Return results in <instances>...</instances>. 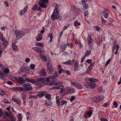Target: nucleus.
I'll list each match as a JSON object with an SVG mask.
<instances>
[{
	"label": "nucleus",
	"mask_w": 121,
	"mask_h": 121,
	"mask_svg": "<svg viewBox=\"0 0 121 121\" xmlns=\"http://www.w3.org/2000/svg\"><path fill=\"white\" fill-rule=\"evenodd\" d=\"M25 61L27 63H28L30 62V59L29 58H26L25 59Z\"/></svg>",
	"instance_id": "0e129e2a"
},
{
	"label": "nucleus",
	"mask_w": 121,
	"mask_h": 121,
	"mask_svg": "<svg viewBox=\"0 0 121 121\" xmlns=\"http://www.w3.org/2000/svg\"><path fill=\"white\" fill-rule=\"evenodd\" d=\"M4 95V91L3 90L0 91V95Z\"/></svg>",
	"instance_id": "de8ad7c7"
},
{
	"label": "nucleus",
	"mask_w": 121,
	"mask_h": 121,
	"mask_svg": "<svg viewBox=\"0 0 121 121\" xmlns=\"http://www.w3.org/2000/svg\"><path fill=\"white\" fill-rule=\"evenodd\" d=\"M54 75L51 76L49 78V79H51V80H55L56 81L57 80H55L54 79H53L55 78L56 77H57L58 76V72L56 71H55L54 72Z\"/></svg>",
	"instance_id": "2eb2a0df"
},
{
	"label": "nucleus",
	"mask_w": 121,
	"mask_h": 121,
	"mask_svg": "<svg viewBox=\"0 0 121 121\" xmlns=\"http://www.w3.org/2000/svg\"><path fill=\"white\" fill-rule=\"evenodd\" d=\"M98 99L97 97L96 98H94L93 99L94 102H96L97 100H98Z\"/></svg>",
	"instance_id": "69168bd1"
},
{
	"label": "nucleus",
	"mask_w": 121,
	"mask_h": 121,
	"mask_svg": "<svg viewBox=\"0 0 121 121\" xmlns=\"http://www.w3.org/2000/svg\"><path fill=\"white\" fill-rule=\"evenodd\" d=\"M94 63H91L90 66H89V67H90L92 69V68L94 66Z\"/></svg>",
	"instance_id": "680f3d73"
},
{
	"label": "nucleus",
	"mask_w": 121,
	"mask_h": 121,
	"mask_svg": "<svg viewBox=\"0 0 121 121\" xmlns=\"http://www.w3.org/2000/svg\"><path fill=\"white\" fill-rule=\"evenodd\" d=\"M46 104L48 106H51L52 105V103L49 99H47L45 101Z\"/></svg>",
	"instance_id": "a211bd4d"
},
{
	"label": "nucleus",
	"mask_w": 121,
	"mask_h": 121,
	"mask_svg": "<svg viewBox=\"0 0 121 121\" xmlns=\"http://www.w3.org/2000/svg\"><path fill=\"white\" fill-rule=\"evenodd\" d=\"M0 39H1V40L3 41H4L5 39L4 38H3V35H0Z\"/></svg>",
	"instance_id": "bf43d9fd"
},
{
	"label": "nucleus",
	"mask_w": 121,
	"mask_h": 121,
	"mask_svg": "<svg viewBox=\"0 0 121 121\" xmlns=\"http://www.w3.org/2000/svg\"><path fill=\"white\" fill-rule=\"evenodd\" d=\"M92 69V68H91L90 67H89L87 70V73L88 74L89 73H90V71Z\"/></svg>",
	"instance_id": "ea45409f"
},
{
	"label": "nucleus",
	"mask_w": 121,
	"mask_h": 121,
	"mask_svg": "<svg viewBox=\"0 0 121 121\" xmlns=\"http://www.w3.org/2000/svg\"><path fill=\"white\" fill-rule=\"evenodd\" d=\"M38 37L36 38V40L37 41H40L42 39V38L41 37H39V35H38Z\"/></svg>",
	"instance_id": "37998d69"
},
{
	"label": "nucleus",
	"mask_w": 121,
	"mask_h": 121,
	"mask_svg": "<svg viewBox=\"0 0 121 121\" xmlns=\"http://www.w3.org/2000/svg\"><path fill=\"white\" fill-rule=\"evenodd\" d=\"M44 95V93L42 91H40L39 93V94L37 95L38 96V97L41 98L43 97Z\"/></svg>",
	"instance_id": "a878e982"
},
{
	"label": "nucleus",
	"mask_w": 121,
	"mask_h": 121,
	"mask_svg": "<svg viewBox=\"0 0 121 121\" xmlns=\"http://www.w3.org/2000/svg\"><path fill=\"white\" fill-rule=\"evenodd\" d=\"M77 61H75V63L74 64V69L75 70H77L78 69V64L77 63Z\"/></svg>",
	"instance_id": "6ab92c4d"
},
{
	"label": "nucleus",
	"mask_w": 121,
	"mask_h": 121,
	"mask_svg": "<svg viewBox=\"0 0 121 121\" xmlns=\"http://www.w3.org/2000/svg\"><path fill=\"white\" fill-rule=\"evenodd\" d=\"M101 17V20L102 24L104 25L105 24V22L107 21L104 19L102 17Z\"/></svg>",
	"instance_id": "c9c22d12"
},
{
	"label": "nucleus",
	"mask_w": 121,
	"mask_h": 121,
	"mask_svg": "<svg viewBox=\"0 0 121 121\" xmlns=\"http://www.w3.org/2000/svg\"><path fill=\"white\" fill-rule=\"evenodd\" d=\"M87 40L88 42L90 43H91L92 42V41H91L92 40L91 38V36L90 35H89L88 36Z\"/></svg>",
	"instance_id": "bb28decb"
},
{
	"label": "nucleus",
	"mask_w": 121,
	"mask_h": 121,
	"mask_svg": "<svg viewBox=\"0 0 121 121\" xmlns=\"http://www.w3.org/2000/svg\"><path fill=\"white\" fill-rule=\"evenodd\" d=\"M112 20L111 18H109L108 21V24H111L112 23Z\"/></svg>",
	"instance_id": "6e6d98bb"
},
{
	"label": "nucleus",
	"mask_w": 121,
	"mask_h": 121,
	"mask_svg": "<svg viewBox=\"0 0 121 121\" xmlns=\"http://www.w3.org/2000/svg\"><path fill=\"white\" fill-rule=\"evenodd\" d=\"M75 97L74 96H71L70 99V101L72 102L75 99Z\"/></svg>",
	"instance_id": "09e8293b"
},
{
	"label": "nucleus",
	"mask_w": 121,
	"mask_h": 121,
	"mask_svg": "<svg viewBox=\"0 0 121 121\" xmlns=\"http://www.w3.org/2000/svg\"><path fill=\"white\" fill-rule=\"evenodd\" d=\"M21 87H14L11 88V89L14 91H27L29 92L32 91L33 88L31 86V84L25 83H22Z\"/></svg>",
	"instance_id": "f03ea898"
},
{
	"label": "nucleus",
	"mask_w": 121,
	"mask_h": 121,
	"mask_svg": "<svg viewBox=\"0 0 121 121\" xmlns=\"http://www.w3.org/2000/svg\"><path fill=\"white\" fill-rule=\"evenodd\" d=\"M40 1L38 2L39 5L41 7L44 8L47 7V4L48 2V0H40Z\"/></svg>",
	"instance_id": "0eeeda50"
},
{
	"label": "nucleus",
	"mask_w": 121,
	"mask_h": 121,
	"mask_svg": "<svg viewBox=\"0 0 121 121\" xmlns=\"http://www.w3.org/2000/svg\"><path fill=\"white\" fill-rule=\"evenodd\" d=\"M74 25L75 26H77V25H80V23L79 22H78L77 21H75L74 22Z\"/></svg>",
	"instance_id": "a19ab883"
},
{
	"label": "nucleus",
	"mask_w": 121,
	"mask_h": 121,
	"mask_svg": "<svg viewBox=\"0 0 121 121\" xmlns=\"http://www.w3.org/2000/svg\"><path fill=\"white\" fill-rule=\"evenodd\" d=\"M36 80V82L35 84V85L36 86L40 85L41 82H46V83L47 85L48 86H50V85H48V83L51 82V81H55V80H50L49 77L38 78Z\"/></svg>",
	"instance_id": "7ed1b4c3"
},
{
	"label": "nucleus",
	"mask_w": 121,
	"mask_h": 121,
	"mask_svg": "<svg viewBox=\"0 0 121 121\" xmlns=\"http://www.w3.org/2000/svg\"><path fill=\"white\" fill-rule=\"evenodd\" d=\"M91 52V50H89L88 51H87L85 53L84 56L86 57L88 55L90 54Z\"/></svg>",
	"instance_id": "4c0bfd02"
},
{
	"label": "nucleus",
	"mask_w": 121,
	"mask_h": 121,
	"mask_svg": "<svg viewBox=\"0 0 121 121\" xmlns=\"http://www.w3.org/2000/svg\"><path fill=\"white\" fill-rule=\"evenodd\" d=\"M12 46L13 50H15L17 48V46L15 45V42H13L12 43Z\"/></svg>",
	"instance_id": "473e14b6"
},
{
	"label": "nucleus",
	"mask_w": 121,
	"mask_h": 121,
	"mask_svg": "<svg viewBox=\"0 0 121 121\" xmlns=\"http://www.w3.org/2000/svg\"><path fill=\"white\" fill-rule=\"evenodd\" d=\"M38 5H35L32 7V10L33 11L37 10V8L38 7Z\"/></svg>",
	"instance_id": "72a5a7b5"
},
{
	"label": "nucleus",
	"mask_w": 121,
	"mask_h": 121,
	"mask_svg": "<svg viewBox=\"0 0 121 121\" xmlns=\"http://www.w3.org/2000/svg\"><path fill=\"white\" fill-rule=\"evenodd\" d=\"M103 13L104 17L106 18H107L108 16V9H105L103 11Z\"/></svg>",
	"instance_id": "dca6fc26"
},
{
	"label": "nucleus",
	"mask_w": 121,
	"mask_h": 121,
	"mask_svg": "<svg viewBox=\"0 0 121 121\" xmlns=\"http://www.w3.org/2000/svg\"><path fill=\"white\" fill-rule=\"evenodd\" d=\"M88 80L89 81L92 82H97L98 81V80L96 79H94L93 78H89L88 79Z\"/></svg>",
	"instance_id": "412c9836"
},
{
	"label": "nucleus",
	"mask_w": 121,
	"mask_h": 121,
	"mask_svg": "<svg viewBox=\"0 0 121 121\" xmlns=\"http://www.w3.org/2000/svg\"><path fill=\"white\" fill-rule=\"evenodd\" d=\"M3 41L4 42L3 43V45H4L5 47L7 45V43H8V42L5 39H4V41Z\"/></svg>",
	"instance_id": "79ce46f5"
},
{
	"label": "nucleus",
	"mask_w": 121,
	"mask_h": 121,
	"mask_svg": "<svg viewBox=\"0 0 121 121\" xmlns=\"http://www.w3.org/2000/svg\"><path fill=\"white\" fill-rule=\"evenodd\" d=\"M66 45L64 43H63L61 45V46L60 47L61 49L63 51L65 50L66 48Z\"/></svg>",
	"instance_id": "5701e85b"
},
{
	"label": "nucleus",
	"mask_w": 121,
	"mask_h": 121,
	"mask_svg": "<svg viewBox=\"0 0 121 121\" xmlns=\"http://www.w3.org/2000/svg\"><path fill=\"white\" fill-rule=\"evenodd\" d=\"M69 60L63 63V64L65 65H70V63H69Z\"/></svg>",
	"instance_id": "4d7b16f0"
},
{
	"label": "nucleus",
	"mask_w": 121,
	"mask_h": 121,
	"mask_svg": "<svg viewBox=\"0 0 121 121\" xmlns=\"http://www.w3.org/2000/svg\"><path fill=\"white\" fill-rule=\"evenodd\" d=\"M66 89L70 94H72L75 92V89L73 88H71L69 87H66Z\"/></svg>",
	"instance_id": "4468645a"
},
{
	"label": "nucleus",
	"mask_w": 121,
	"mask_h": 121,
	"mask_svg": "<svg viewBox=\"0 0 121 121\" xmlns=\"http://www.w3.org/2000/svg\"><path fill=\"white\" fill-rule=\"evenodd\" d=\"M47 64V70L49 74L52 73L53 70L51 64L49 62H48Z\"/></svg>",
	"instance_id": "6e6552de"
},
{
	"label": "nucleus",
	"mask_w": 121,
	"mask_h": 121,
	"mask_svg": "<svg viewBox=\"0 0 121 121\" xmlns=\"http://www.w3.org/2000/svg\"><path fill=\"white\" fill-rule=\"evenodd\" d=\"M41 73L44 76H45L47 74V73L44 69H43L41 71Z\"/></svg>",
	"instance_id": "b1692460"
},
{
	"label": "nucleus",
	"mask_w": 121,
	"mask_h": 121,
	"mask_svg": "<svg viewBox=\"0 0 121 121\" xmlns=\"http://www.w3.org/2000/svg\"><path fill=\"white\" fill-rule=\"evenodd\" d=\"M103 40V39L102 38H101L100 39L97 40V43L99 44L100 45L102 43Z\"/></svg>",
	"instance_id": "2f4dec72"
},
{
	"label": "nucleus",
	"mask_w": 121,
	"mask_h": 121,
	"mask_svg": "<svg viewBox=\"0 0 121 121\" xmlns=\"http://www.w3.org/2000/svg\"><path fill=\"white\" fill-rule=\"evenodd\" d=\"M67 102L65 100H63L61 102V105H64L65 103H66Z\"/></svg>",
	"instance_id": "8fccbe9b"
},
{
	"label": "nucleus",
	"mask_w": 121,
	"mask_h": 121,
	"mask_svg": "<svg viewBox=\"0 0 121 121\" xmlns=\"http://www.w3.org/2000/svg\"><path fill=\"white\" fill-rule=\"evenodd\" d=\"M69 24H66L64 27V28L63 29V30H65L67 29L68 27L69 26Z\"/></svg>",
	"instance_id": "e433bc0d"
},
{
	"label": "nucleus",
	"mask_w": 121,
	"mask_h": 121,
	"mask_svg": "<svg viewBox=\"0 0 121 121\" xmlns=\"http://www.w3.org/2000/svg\"><path fill=\"white\" fill-rule=\"evenodd\" d=\"M12 114V112H11L9 111V113L6 112H5L6 116L4 115V116H3L2 117L3 118L5 119L6 117H9Z\"/></svg>",
	"instance_id": "f3484780"
},
{
	"label": "nucleus",
	"mask_w": 121,
	"mask_h": 121,
	"mask_svg": "<svg viewBox=\"0 0 121 121\" xmlns=\"http://www.w3.org/2000/svg\"><path fill=\"white\" fill-rule=\"evenodd\" d=\"M29 98H35L37 99L38 98V95H30L29 96Z\"/></svg>",
	"instance_id": "c756f323"
},
{
	"label": "nucleus",
	"mask_w": 121,
	"mask_h": 121,
	"mask_svg": "<svg viewBox=\"0 0 121 121\" xmlns=\"http://www.w3.org/2000/svg\"><path fill=\"white\" fill-rule=\"evenodd\" d=\"M111 60V59H110L108 60L106 62L105 64V65L106 66H107L109 64L110 61Z\"/></svg>",
	"instance_id": "c03bdc74"
},
{
	"label": "nucleus",
	"mask_w": 121,
	"mask_h": 121,
	"mask_svg": "<svg viewBox=\"0 0 121 121\" xmlns=\"http://www.w3.org/2000/svg\"><path fill=\"white\" fill-rule=\"evenodd\" d=\"M25 68L24 67V68H21L18 70V72L19 73H23L25 71Z\"/></svg>",
	"instance_id": "4be33fe9"
},
{
	"label": "nucleus",
	"mask_w": 121,
	"mask_h": 121,
	"mask_svg": "<svg viewBox=\"0 0 121 121\" xmlns=\"http://www.w3.org/2000/svg\"><path fill=\"white\" fill-rule=\"evenodd\" d=\"M38 51L39 52V53H40V54L42 53L43 52V49L42 48H38Z\"/></svg>",
	"instance_id": "f704fd0d"
},
{
	"label": "nucleus",
	"mask_w": 121,
	"mask_h": 121,
	"mask_svg": "<svg viewBox=\"0 0 121 121\" xmlns=\"http://www.w3.org/2000/svg\"><path fill=\"white\" fill-rule=\"evenodd\" d=\"M6 74L4 73L3 71H0V78L2 80L4 79V76H5Z\"/></svg>",
	"instance_id": "aec40b11"
},
{
	"label": "nucleus",
	"mask_w": 121,
	"mask_h": 121,
	"mask_svg": "<svg viewBox=\"0 0 121 121\" xmlns=\"http://www.w3.org/2000/svg\"><path fill=\"white\" fill-rule=\"evenodd\" d=\"M90 0H82L81 3L83 6V8L84 9H86L88 8L89 6L87 2L90 1Z\"/></svg>",
	"instance_id": "1a4fd4ad"
},
{
	"label": "nucleus",
	"mask_w": 121,
	"mask_h": 121,
	"mask_svg": "<svg viewBox=\"0 0 121 121\" xmlns=\"http://www.w3.org/2000/svg\"><path fill=\"white\" fill-rule=\"evenodd\" d=\"M30 67L32 70H33L35 67V66L33 64H31L30 65Z\"/></svg>",
	"instance_id": "a18cd8bd"
},
{
	"label": "nucleus",
	"mask_w": 121,
	"mask_h": 121,
	"mask_svg": "<svg viewBox=\"0 0 121 121\" xmlns=\"http://www.w3.org/2000/svg\"><path fill=\"white\" fill-rule=\"evenodd\" d=\"M84 86L89 89H94L95 88V82H87L84 84Z\"/></svg>",
	"instance_id": "423d86ee"
},
{
	"label": "nucleus",
	"mask_w": 121,
	"mask_h": 121,
	"mask_svg": "<svg viewBox=\"0 0 121 121\" xmlns=\"http://www.w3.org/2000/svg\"><path fill=\"white\" fill-rule=\"evenodd\" d=\"M13 101H15L16 103L19 104H21V102L20 100H18L16 99H13Z\"/></svg>",
	"instance_id": "393cba45"
},
{
	"label": "nucleus",
	"mask_w": 121,
	"mask_h": 121,
	"mask_svg": "<svg viewBox=\"0 0 121 121\" xmlns=\"http://www.w3.org/2000/svg\"><path fill=\"white\" fill-rule=\"evenodd\" d=\"M45 97L47 99H49L51 98L50 96L49 95H46Z\"/></svg>",
	"instance_id": "774afa93"
},
{
	"label": "nucleus",
	"mask_w": 121,
	"mask_h": 121,
	"mask_svg": "<svg viewBox=\"0 0 121 121\" xmlns=\"http://www.w3.org/2000/svg\"><path fill=\"white\" fill-rule=\"evenodd\" d=\"M3 72H4V73L8 74L9 73V70L8 69L5 68L4 69V71Z\"/></svg>",
	"instance_id": "7c9ffc66"
},
{
	"label": "nucleus",
	"mask_w": 121,
	"mask_h": 121,
	"mask_svg": "<svg viewBox=\"0 0 121 121\" xmlns=\"http://www.w3.org/2000/svg\"><path fill=\"white\" fill-rule=\"evenodd\" d=\"M36 45L38 46H43V43H38L36 44Z\"/></svg>",
	"instance_id": "864d4df0"
},
{
	"label": "nucleus",
	"mask_w": 121,
	"mask_h": 121,
	"mask_svg": "<svg viewBox=\"0 0 121 121\" xmlns=\"http://www.w3.org/2000/svg\"><path fill=\"white\" fill-rule=\"evenodd\" d=\"M3 102L5 104H8L10 103V102H9L8 100L6 99H3Z\"/></svg>",
	"instance_id": "58836bf2"
},
{
	"label": "nucleus",
	"mask_w": 121,
	"mask_h": 121,
	"mask_svg": "<svg viewBox=\"0 0 121 121\" xmlns=\"http://www.w3.org/2000/svg\"><path fill=\"white\" fill-rule=\"evenodd\" d=\"M15 34L16 38L18 39H20L25 35V32L24 31L17 30L15 31Z\"/></svg>",
	"instance_id": "20e7f679"
},
{
	"label": "nucleus",
	"mask_w": 121,
	"mask_h": 121,
	"mask_svg": "<svg viewBox=\"0 0 121 121\" xmlns=\"http://www.w3.org/2000/svg\"><path fill=\"white\" fill-rule=\"evenodd\" d=\"M95 29L96 30L99 31L100 30V28L99 26H96L95 27Z\"/></svg>",
	"instance_id": "338daca9"
},
{
	"label": "nucleus",
	"mask_w": 121,
	"mask_h": 121,
	"mask_svg": "<svg viewBox=\"0 0 121 121\" xmlns=\"http://www.w3.org/2000/svg\"><path fill=\"white\" fill-rule=\"evenodd\" d=\"M71 84L77 88L79 89H81L82 88V85L79 83L76 82H71Z\"/></svg>",
	"instance_id": "9d476101"
},
{
	"label": "nucleus",
	"mask_w": 121,
	"mask_h": 121,
	"mask_svg": "<svg viewBox=\"0 0 121 121\" xmlns=\"http://www.w3.org/2000/svg\"><path fill=\"white\" fill-rule=\"evenodd\" d=\"M59 17L58 10L56 8L54 10L51 16V18L53 20L57 19Z\"/></svg>",
	"instance_id": "39448f33"
},
{
	"label": "nucleus",
	"mask_w": 121,
	"mask_h": 121,
	"mask_svg": "<svg viewBox=\"0 0 121 121\" xmlns=\"http://www.w3.org/2000/svg\"><path fill=\"white\" fill-rule=\"evenodd\" d=\"M99 100H102L103 99V97L102 96H100L99 97H97Z\"/></svg>",
	"instance_id": "3c124183"
},
{
	"label": "nucleus",
	"mask_w": 121,
	"mask_h": 121,
	"mask_svg": "<svg viewBox=\"0 0 121 121\" xmlns=\"http://www.w3.org/2000/svg\"><path fill=\"white\" fill-rule=\"evenodd\" d=\"M86 62L88 64H90L92 62V61L91 60L88 59L86 60Z\"/></svg>",
	"instance_id": "5fc2aeb1"
},
{
	"label": "nucleus",
	"mask_w": 121,
	"mask_h": 121,
	"mask_svg": "<svg viewBox=\"0 0 121 121\" xmlns=\"http://www.w3.org/2000/svg\"><path fill=\"white\" fill-rule=\"evenodd\" d=\"M19 115L18 117L19 120L20 121L22 119V115L21 114H19Z\"/></svg>",
	"instance_id": "49530a36"
},
{
	"label": "nucleus",
	"mask_w": 121,
	"mask_h": 121,
	"mask_svg": "<svg viewBox=\"0 0 121 121\" xmlns=\"http://www.w3.org/2000/svg\"><path fill=\"white\" fill-rule=\"evenodd\" d=\"M98 91L99 92L101 93L103 92V88L102 86L99 87L97 89Z\"/></svg>",
	"instance_id": "cd10ccee"
},
{
	"label": "nucleus",
	"mask_w": 121,
	"mask_h": 121,
	"mask_svg": "<svg viewBox=\"0 0 121 121\" xmlns=\"http://www.w3.org/2000/svg\"><path fill=\"white\" fill-rule=\"evenodd\" d=\"M7 83L9 85H12L13 84V83L11 81H8L7 82Z\"/></svg>",
	"instance_id": "052dcab7"
},
{
	"label": "nucleus",
	"mask_w": 121,
	"mask_h": 121,
	"mask_svg": "<svg viewBox=\"0 0 121 121\" xmlns=\"http://www.w3.org/2000/svg\"><path fill=\"white\" fill-rule=\"evenodd\" d=\"M39 56L40 58L45 61H46L47 59L45 54L44 53L40 54H39Z\"/></svg>",
	"instance_id": "f8f14e48"
},
{
	"label": "nucleus",
	"mask_w": 121,
	"mask_h": 121,
	"mask_svg": "<svg viewBox=\"0 0 121 121\" xmlns=\"http://www.w3.org/2000/svg\"><path fill=\"white\" fill-rule=\"evenodd\" d=\"M28 8L27 6H26L24 7L23 10H21L20 11V14L21 15H23L27 11Z\"/></svg>",
	"instance_id": "ddd939ff"
},
{
	"label": "nucleus",
	"mask_w": 121,
	"mask_h": 121,
	"mask_svg": "<svg viewBox=\"0 0 121 121\" xmlns=\"http://www.w3.org/2000/svg\"><path fill=\"white\" fill-rule=\"evenodd\" d=\"M25 79L26 82L30 83H33L35 85L36 82V80L31 78H25Z\"/></svg>",
	"instance_id": "9b49d317"
},
{
	"label": "nucleus",
	"mask_w": 121,
	"mask_h": 121,
	"mask_svg": "<svg viewBox=\"0 0 121 121\" xmlns=\"http://www.w3.org/2000/svg\"><path fill=\"white\" fill-rule=\"evenodd\" d=\"M18 80L20 82H22V83H25V81L21 77H20L18 78Z\"/></svg>",
	"instance_id": "c85d7f7f"
},
{
	"label": "nucleus",
	"mask_w": 121,
	"mask_h": 121,
	"mask_svg": "<svg viewBox=\"0 0 121 121\" xmlns=\"http://www.w3.org/2000/svg\"><path fill=\"white\" fill-rule=\"evenodd\" d=\"M75 60L73 59L72 60H69V61L70 62V65H71L72 64H73Z\"/></svg>",
	"instance_id": "603ef678"
},
{
	"label": "nucleus",
	"mask_w": 121,
	"mask_h": 121,
	"mask_svg": "<svg viewBox=\"0 0 121 121\" xmlns=\"http://www.w3.org/2000/svg\"><path fill=\"white\" fill-rule=\"evenodd\" d=\"M63 83V82L61 81L56 80L53 81H51L48 83V85H52L53 88L57 90H60V93L62 94L65 91V89H63L64 86L62 85Z\"/></svg>",
	"instance_id": "f257e3e1"
},
{
	"label": "nucleus",
	"mask_w": 121,
	"mask_h": 121,
	"mask_svg": "<svg viewBox=\"0 0 121 121\" xmlns=\"http://www.w3.org/2000/svg\"><path fill=\"white\" fill-rule=\"evenodd\" d=\"M100 120L101 121H108L107 120L104 118H101Z\"/></svg>",
	"instance_id": "e2e57ef3"
},
{
	"label": "nucleus",
	"mask_w": 121,
	"mask_h": 121,
	"mask_svg": "<svg viewBox=\"0 0 121 121\" xmlns=\"http://www.w3.org/2000/svg\"><path fill=\"white\" fill-rule=\"evenodd\" d=\"M92 112L91 111H90L88 112L87 113V114L88 115L91 116L92 115Z\"/></svg>",
	"instance_id": "13d9d810"
}]
</instances>
